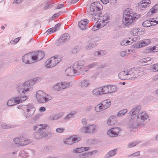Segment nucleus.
Masks as SVG:
<instances>
[{
  "instance_id": "nucleus-1",
  "label": "nucleus",
  "mask_w": 158,
  "mask_h": 158,
  "mask_svg": "<svg viewBox=\"0 0 158 158\" xmlns=\"http://www.w3.org/2000/svg\"><path fill=\"white\" fill-rule=\"evenodd\" d=\"M102 6L99 2H94L91 3L87 9V12L90 15L92 20L96 21L98 19L97 23L98 24L97 27L102 28L105 26L109 22L110 18L108 15L106 14L103 16H100V15L102 11Z\"/></svg>"
},
{
  "instance_id": "nucleus-2",
  "label": "nucleus",
  "mask_w": 158,
  "mask_h": 158,
  "mask_svg": "<svg viewBox=\"0 0 158 158\" xmlns=\"http://www.w3.org/2000/svg\"><path fill=\"white\" fill-rule=\"evenodd\" d=\"M140 16V14H137L131 8H127L123 12L122 21L123 23L126 26H129Z\"/></svg>"
},
{
  "instance_id": "nucleus-3",
  "label": "nucleus",
  "mask_w": 158,
  "mask_h": 158,
  "mask_svg": "<svg viewBox=\"0 0 158 158\" xmlns=\"http://www.w3.org/2000/svg\"><path fill=\"white\" fill-rule=\"evenodd\" d=\"M48 126L47 124H36L33 127L34 130H37L34 133V137L36 139H40L44 137L47 136L50 133L46 130V127Z\"/></svg>"
},
{
  "instance_id": "nucleus-4",
  "label": "nucleus",
  "mask_w": 158,
  "mask_h": 158,
  "mask_svg": "<svg viewBox=\"0 0 158 158\" xmlns=\"http://www.w3.org/2000/svg\"><path fill=\"white\" fill-rule=\"evenodd\" d=\"M40 78L39 77L34 78L33 79L25 82L21 86H19L18 91L20 94H25L27 91L31 89V86L35 83L39 81Z\"/></svg>"
},
{
  "instance_id": "nucleus-5",
  "label": "nucleus",
  "mask_w": 158,
  "mask_h": 158,
  "mask_svg": "<svg viewBox=\"0 0 158 158\" xmlns=\"http://www.w3.org/2000/svg\"><path fill=\"white\" fill-rule=\"evenodd\" d=\"M35 97L37 101L42 103H46L52 99L51 96L41 90H38L36 92Z\"/></svg>"
},
{
  "instance_id": "nucleus-6",
  "label": "nucleus",
  "mask_w": 158,
  "mask_h": 158,
  "mask_svg": "<svg viewBox=\"0 0 158 158\" xmlns=\"http://www.w3.org/2000/svg\"><path fill=\"white\" fill-rule=\"evenodd\" d=\"M127 70V79H135L139 76H142L144 74L143 69V68H139L136 70L133 68Z\"/></svg>"
},
{
  "instance_id": "nucleus-7",
  "label": "nucleus",
  "mask_w": 158,
  "mask_h": 158,
  "mask_svg": "<svg viewBox=\"0 0 158 158\" xmlns=\"http://www.w3.org/2000/svg\"><path fill=\"white\" fill-rule=\"evenodd\" d=\"M98 128V125L96 124H92L83 127L81 129V131L84 133L93 134L97 132Z\"/></svg>"
},
{
  "instance_id": "nucleus-8",
  "label": "nucleus",
  "mask_w": 158,
  "mask_h": 158,
  "mask_svg": "<svg viewBox=\"0 0 158 158\" xmlns=\"http://www.w3.org/2000/svg\"><path fill=\"white\" fill-rule=\"evenodd\" d=\"M85 64V61L80 60L75 62L73 66V68L75 71L76 75H78L83 72V67Z\"/></svg>"
},
{
  "instance_id": "nucleus-9",
  "label": "nucleus",
  "mask_w": 158,
  "mask_h": 158,
  "mask_svg": "<svg viewBox=\"0 0 158 158\" xmlns=\"http://www.w3.org/2000/svg\"><path fill=\"white\" fill-rule=\"evenodd\" d=\"M13 140L16 144L20 146H24L31 142V140L23 136L14 138Z\"/></svg>"
},
{
  "instance_id": "nucleus-10",
  "label": "nucleus",
  "mask_w": 158,
  "mask_h": 158,
  "mask_svg": "<svg viewBox=\"0 0 158 158\" xmlns=\"http://www.w3.org/2000/svg\"><path fill=\"white\" fill-rule=\"evenodd\" d=\"M23 110L26 113V117L28 118L33 115L35 110V108L32 104H28L24 105Z\"/></svg>"
},
{
  "instance_id": "nucleus-11",
  "label": "nucleus",
  "mask_w": 158,
  "mask_h": 158,
  "mask_svg": "<svg viewBox=\"0 0 158 158\" xmlns=\"http://www.w3.org/2000/svg\"><path fill=\"white\" fill-rule=\"evenodd\" d=\"M61 60L59 56H56L48 60L46 62V67L48 68H52L55 66Z\"/></svg>"
},
{
  "instance_id": "nucleus-12",
  "label": "nucleus",
  "mask_w": 158,
  "mask_h": 158,
  "mask_svg": "<svg viewBox=\"0 0 158 158\" xmlns=\"http://www.w3.org/2000/svg\"><path fill=\"white\" fill-rule=\"evenodd\" d=\"M144 123L143 122H139L138 119L136 120L134 117H131V119L128 123V126L131 129L136 128L139 126L143 125Z\"/></svg>"
},
{
  "instance_id": "nucleus-13",
  "label": "nucleus",
  "mask_w": 158,
  "mask_h": 158,
  "mask_svg": "<svg viewBox=\"0 0 158 158\" xmlns=\"http://www.w3.org/2000/svg\"><path fill=\"white\" fill-rule=\"evenodd\" d=\"M120 131V130L118 127L112 128L107 131V134L110 137H114L118 136Z\"/></svg>"
},
{
  "instance_id": "nucleus-14",
  "label": "nucleus",
  "mask_w": 158,
  "mask_h": 158,
  "mask_svg": "<svg viewBox=\"0 0 158 158\" xmlns=\"http://www.w3.org/2000/svg\"><path fill=\"white\" fill-rule=\"evenodd\" d=\"M149 0H143L138 3L139 8L142 10L148 7L151 3Z\"/></svg>"
},
{
  "instance_id": "nucleus-15",
  "label": "nucleus",
  "mask_w": 158,
  "mask_h": 158,
  "mask_svg": "<svg viewBox=\"0 0 158 158\" xmlns=\"http://www.w3.org/2000/svg\"><path fill=\"white\" fill-rule=\"evenodd\" d=\"M148 115L145 112L140 113L137 115V118L139 122H143L144 123V121L148 118Z\"/></svg>"
},
{
  "instance_id": "nucleus-16",
  "label": "nucleus",
  "mask_w": 158,
  "mask_h": 158,
  "mask_svg": "<svg viewBox=\"0 0 158 158\" xmlns=\"http://www.w3.org/2000/svg\"><path fill=\"white\" fill-rule=\"evenodd\" d=\"M89 21L87 19H84L79 22L78 25L79 27L82 30H85L87 27Z\"/></svg>"
},
{
  "instance_id": "nucleus-17",
  "label": "nucleus",
  "mask_w": 158,
  "mask_h": 158,
  "mask_svg": "<svg viewBox=\"0 0 158 158\" xmlns=\"http://www.w3.org/2000/svg\"><path fill=\"white\" fill-rule=\"evenodd\" d=\"M23 62L26 64H31L33 63L32 60L31 59V54L30 53L24 55L22 59Z\"/></svg>"
},
{
  "instance_id": "nucleus-18",
  "label": "nucleus",
  "mask_w": 158,
  "mask_h": 158,
  "mask_svg": "<svg viewBox=\"0 0 158 158\" xmlns=\"http://www.w3.org/2000/svg\"><path fill=\"white\" fill-rule=\"evenodd\" d=\"M140 110V107L139 106H136L135 107L132 111L129 112L130 115H131V117H135L136 118L137 116L136 114H138Z\"/></svg>"
},
{
  "instance_id": "nucleus-19",
  "label": "nucleus",
  "mask_w": 158,
  "mask_h": 158,
  "mask_svg": "<svg viewBox=\"0 0 158 158\" xmlns=\"http://www.w3.org/2000/svg\"><path fill=\"white\" fill-rule=\"evenodd\" d=\"M70 37V35L68 33H65L62 35L58 40V42L62 43L68 41Z\"/></svg>"
},
{
  "instance_id": "nucleus-20",
  "label": "nucleus",
  "mask_w": 158,
  "mask_h": 158,
  "mask_svg": "<svg viewBox=\"0 0 158 158\" xmlns=\"http://www.w3.org/2000/svg\"><path fill=\"white\" fill-rule=\"evenodd\" d=\"M75 71L73 69V67L71 68V67H69L67 68L65 71V73L67 76H76Z\"/></svg>"
},
{
  "instance_id": "nucleus-21",
  "label": "nucleus",
  "mask_w": 158,
  "mask_h": 158,
  "mask_svg": "<svg viewBox=\"0 0 158 158\" xmlns=\"http://www.w3.org/2000/svg\"><path fill=\"white\" fill-rule=\"evenodd\" d=\"M16 104H18L26 100L27 97L26 96L17 97L14 98Z\"/></svg>"
},
{
  "instance_id": "nucleus-22",
  "label": "nucleus",
  "mask_w": 158,
  "mask_h": 158,
  "mask_svg": "<svg viewBox=\"0 0 158 158\" xmlns=\"http://www.w3.org/2000/svg\"><path fill=\"white\" fill-rule=\"evenodd\" d=\"M97 151L96 150L93 151L83 153L79 154V156L80 158H87L89 156H91L93 154L96 153Z\"/></svg>"
},
{
  "instance_id": "nucleus-23",
  "label": "nucleus",
  "mask_w": 158,
  "mask_h": 158,
  "mask_svg": "<svg viewBox=\"0 0 158 158\" xmlns=\"http://www.w3.org/2000/svg\"><path fill=\"white\" fill-rule=\"evenodd\" d=\"M127 70L121 72L118 74V77L119 78L122 80H127Z\"/></svg>"
},
{
  "instance_id": "nucleus-24",
  "label": "nucleus",
  "mask_w": 158,
  "mask_h": 158,
  "mask_svg": "<svg viewBox=\"0 0 158 158\" xmlns=\"http://www.w3.org/2000/svg\"><path fill=\"white\" fill-rule=\"evenodd\" d=\"M117 122V119L115 117L112 116H110L108 119L107 123L109 126H112L116 123Z\"/></svg>"
},
{
  "instance_id": "nucleus-25",
  "label": "nucleus",
  "mask_w": 158,
  "mask_h": 158,
  "mask_svg": "<svg viewBox=\"0 0 158 158\" xmlns=\"http://www.w3.org/2000/svg\"><path fill=\"white\" fill-rule=\"evenodd\" d=\"M101 105H102L104 110L108 108L111 105V102L110 100H106L102 102Z\"/></svg>"
},
{
  "instance_id": "nucleus-26",
  "label": "nucleus",
  "mask_w": 158,
  "mask_h": 158,
  "mask_svg": "<svg viewBox=\"0 0 158 158\" xmlns=\"http://www.w3.org/2000/svg\"><path fill=\"white\" fill-rule=\"evenodd\" d=\"M151 43V41L149 39H145L142 40L141 43L139 44V48H142L148 45Z\"/></svg>"
},
{
  "instance_id": "nucleus-27",
  "label": "nucleus",
  "mask_w": 158,
  "mask_h": 158,
  "mask_svg": "<svg viewBox=\"0 0 158 158\" xmlns=\"http://www.w3.org/2000/svg\"><path fill=\"white\" fill-rule=\"evenodd\" d=\"M89 149V148L88 147L77 148L74 150L73 152L75 153H79L88 150Z\"/></svg>"
},
{
  "instance_id": "nucleus-28",
  "label": "nucleus",
  "mask_w": 158,
  "mask_h": 158,
  "mask_svg": "<svg viewBox=\"0 0 158 158\" xmlns=\"http://www.w3.org/2000/svg\"><path fill=\"white\" fill-rule=\"evenodd\" d=\"M116 149L111 150L108 152L105 155L106 158H109L114 156L116 154Z\"/></svg>"
},
{
  "instance_id": "nucleus-29",
  "label": "nucleus",
  "mask_w": 158,
  "mask_h": 158,
  "mask_svg": "<svg viewBox=\"0 0 158 158\" xmlns=\"http://www.w3.org/2000/svg\"><path fill=\"white\" fill-rule=\"evenodd\" d=\"M90 85V82L88 80L85 79L81 82L80 86L82 88L86 87Z\"/></svg>"
},
{
  "instance_id": "nucleus-30",
  "label": "nucleus",
  "mask_w": 158,
  "mask_h": 158,
  "mask_svg": "<svg viewBox=\"0 0 158 158\" xmlns=\"http://www.w3.org/2000/svg\"><path fill=\"white\" fill-rule=\"evenodd\" d=\"M142 62L146 63V65L152 64L153 62V60L150 57L144 58L142 59Z\"/></svg>"
},
{
  "instance_id": "nucleus-31",
  "label": "nucleus",
  "mask_w": 158,
  "mask_h": 158,
  "mask_svg": "<svg viewBox=\"0 0 158 158\" xmlns=\"http://www.w3.org/2000/svg\"><path fill=\"white\" fill-rule=\"evenodd\" d=\"M16 125H13L10 124H7L6 123H2L1 125L2 128L3 129H9L12 127H16Z\"/></svg>"
},
{
  "instance_id": "nucleus-32",
  "label": "nucleus",
  "mask_w": 158,
  "mask_h": 158,
  "mask_svg": "<svg viewBox=\"0 0 158 158\" xmlns=\"http://www.w3.org/2000/svg\"><path fill=\"white\" fill-rule=\"evenodd\" d=\"M37 56L38 60H40L43 59L45 56V54L43 51H40L37 52L36 53Z\"/></svg>"
},
{
  "instance_id": "nucleus-33",
  "label": "nucleus",
  "mask_w": 158,
  "mask_h": 158,
  "mask_svg": "<svg viewBox=\"0 0 158 158\" xmlns=\"http://www.w3.org/2000/svg\"><path fill=\"white\" fill-rule=\"evenodd\" d=\"M53 88L54 90L58 91H60L62 90L60 82L55 84L53 85Z\"/></svg>"
},
{
  "instance_id": "nucleus-34",
  "label": "nucleus",
  "mask_w": 158,
  "mask_h": 158,
  "mask_svg": "<svg viewBox=\"0 0 158 158\" xmlns=\"http://www.w3.org/2000/svg\"><path fill=\"white\" fill-rule=\"evenodd\" d=\"M61 85L62 89H64L66 88H68L70 87V83L64 81L60 82Z\"/></svg>"
},
{
  "instance_id": "nucleus-35",
  "label": "nucleus",
  "mask_w": 158,
  "mask_h": 158,
  "mask_svg": "<svg viewBox=\"0 0 158 158\" xmlns=\"http://www.w3.org/2000/svg\"><path fill=\"white\" fill-rule=\"evenodd\" d=\"M76 114V112L75 111H73L71 112L66 117L64 118V120H66L67 121L69 120L70 119L73 118Z\"/></svg>"
},
{
  "instance_id": "nucleus-36",
  "label": "nucleus",
  "mask_w": 158,
  "mask_h": 158,
  "mask_svg": "<svg viewBox=\"0 0 158 158\" xmlns=\"http://www.w3.org/2000/svg\"><path fill=\"white\" fill-rule=\"evenodd\" d=\"M102 89L101 88L96 89L92 91L93 94L96 96H98L100 94H102Z\"/></svg>"
},
{
  "instance_id": "nucleus-37",
  "label": "nucleus",
  "mask_w": 158,
  "mask_h": 158,
  "mask_svg": "<svg viewBox=\"0 0 158 158\" xmlns=\"http://www.w3.org/2000/svg\"><path fill=\"white\" fill-rule=\"evenodd\" d=\"M102 89V94H108L109 93V85L105 86L102 88H101Z\"/></svg>"
},
{
  "instance_id": "nucleus-38",
  "label": "nucleus",
  "mask_w": 158,
  "mask_h": 158,
  "mask_svg": "<svg viewBox=\"0 0 158 158\" xmlns=\"http://www.w3.org/2000/svg\"><path fill=\"white\" fill-rule=\"evenodd\" d=\"M72 140L73 139H72L71 137L70 136L69 138H67L65 139H64L63 140V142L65 144L71 145L73 144V141H72Z\"/></svg>"
},
{
  "instance_id": "nucleus-39",
  "label": "nucleus",
  "mask_w": 158,
  "mask_h": 158,
  "mask_svg": "<svg viewBox=\"0 0 158 158\" xmlns=\"http://www.w3.org/2000/svg\"><path fill=\"white\" fill-rule=\"evenodd\" d=\"M18 156H19V158H26L28 156V154L25 151L22 150L20 151Z\"/></svg>"
},
{
  "instance_id": "nucleus-40",
  "label": "nucleus",
  "mask_w": 158,
  "mask_h": 158,
  "mask_svg": "<svg viewBox=\"0 0 158 158\" xmlns=\"http://www.w3.org/2000/svg\"><path fill=\"white\" fill-rule=\"evenodd\" d=\"M102 106L101 105V103L97 105L95 108V111L97 112H99L102 110H104Z\"/></svg>"
},
{
  "instance_id": "nucleus-41",
  "label": "nucleus",
  "mask_w": 158,
  "mask_h": 158,
  "mask_svg": "<svg viewBox=\"0 0 158 158\" xmlns=\"http://www.w3.org/2000/svg\"><path fill=\"white\" fill-rule=\"evenodd\" d=\"M155 49V47H148L144 50V52L146 53H149L152 52Z\"/></svg>"
},
{
  "instance_id": "nucleus-42",
  "label": "nucleus",
  "mask_w": 158,
  "mask_h": 158,
  "mask_svg": "<svg viewBox=\"0 0 158 158\" xmlns=\"http://www.w3.org/2000/svg\"><path fill=\"white\" fill-rule=\"evenodd\" d=\"M142 25L145 27H148L152 25L151 23L150 22V20H147L144 21Z\"/></svg>"
},
{
  "instance_id": "nucleus-43",
  "label": "nucleus",
  "mask_w": 158,
  "mask_h": 158,
  "mask_svg": "<svg viewBox=\"0 0 158 158\" xmlns=\"http://www.w3.org/2000/svg\"><path fill=\"white\" fill-rule=\"evenodd\" d=\"M109 86V93L114 92L117 90V87L115 86L110 85Z\"/></svg>"
},
{
  "instance_id": "nucleus-44",
  "label": "nucleus",
  "mask_w": 158,
  "mask_h": 158,
  "mask_svg": "<svg viewBox=\"0 0 158 158\" xmlns=\"http://www.w3.org/2000/svg\"><path fill=\"white\" fill-rule=\"evenodd\" d=\"M71 137L72 139H73L72 141H73V144L74 143L78 142L81 139L80 137L77 135L71 136Z\"/></svg>"
},
{
  "instance_id": "nucleus-45",
  "label": "nucleus",
  "mask_w": 158,
  "mask_h": 158,
  "mask_svg": "<svg viewBox=\"0 0 158 158\" xmlns=\"http://www.w3.org/2000/svg\"><path fill=\"white\" fill-rule=\"evenodd\" d=\"M53 115L55 120H56L61 118L64 115V113L63 112H60L57 114H53Z\"/></svg>"
},
{
  "instance_id": "nucleus-46",
  "label": "nucleus",
  "mask_w": 158,
  "mask_h": 158,
  "mask_svg": "<svg viewBox=\"0 0 158 158\" xmlns=\"http://www.w3.org/2000/svg\"><path fill=\"white\" fill-rule=\"evenodd\" d=\"M140 142L139 141H136L135 142H131L128 144L127 146L129 148H130L133 147L138 144L139 143H140Z\"/></svg>"
},
{
  "instance_id": "nucleus-47",
  "label": "nucleus",
  "mask_w": 158,
  "mask_h": 158,
  "mask_svg": "<svg viewBox=\"0 0 158 158\" xmlns=\"http://www.w3.org/2000/svg\"><path fill=\"white\" fill-rule=\"evenodd\" d=\"M15 104H16V103L15 102L14 98L8 100L7 103V105L9 106H11Z\"/></svg>"
},
{
  "instance_id": "nucleus-48",
  "label": "nucleus",
  "mask_w": 158,
  "mask_h": 158,
  "mask_svg": "<svg viewBox=\"0 0 158 158\" xmlns=\"http://www.w3.org/2000/svg\"><path fill=\"white\" fill-rule=\"evenodd\" d=\"M104 51L103 50H101L100 51H97L94 52V55L95 56H103L104 55Z\"/></svg>"
},
{
  "instance_id": "nucleus-49",
  "label": "nucleus",
  "mask_w": 158,
  "mask_h": 158,
  "mask_svg": "<svg viewBox=\"0 0 158 158\" xmlns=\"http://www.w3.org/2000/svg\"><path fill=\"white\" fill-rule=\"evenodd\" d=\"M127 112V109H123V110H120L117 114V117H120L122 116L125 114Z\"/></svg>"
},
{
  "instance_id": "nucleus-50",
  "label": "nucleus",
  "mask_w": 158,
  "mask_h": 158,
  "mask_svg": "<svg viewBox=\"0 0 158 158\" xmlns=\"http://www.w3.org/2000/svg\"><path fill=\"white\" fill-rule=\"evenodd\" d=\"M151 9L152 13H154L158 11V4L155 5Z\"/></svg>"
},
{
  "instance_id": "nucleus-51",
  "label": "nucleus",
  "mask_w": 158,
  "mask_h": 158,
  "mask_svg": "<svg viewBox=\"0 0 158 158\" xmlns=\"http://www.w3.org/2000/svg\"><path fill=\"white\" fill-rule=\"evenodd\" d=\"M140 29L139 28H138V29L134 28L131 30V32L132 33V34L133 35H137L138 34V31H140Z\"/></svg>"
},
{
  "instance_id": "nucleus-52",
  "label": "nucleus",
  "mask_w": 158,
  "mask_h": 158,
  "mask_svg": "<svg viewBox=\"0 0 158 158\" xmlns=\"http://www.w3.org/2000/svg\"><path fill=\"white\" fill-rule=\"evenodd\" d=\"M21 37H19L15 38L14 40H11L10 43L11 44H17L20 39Z\"/></svg>"
},
{
  "instance_id": "nucleus-53",
  "label": "nucleus",
  "mask_w": 158,
  "mask_h": 158,
  "mask_svg": "<svg viewBox=\"0 0 158 158\" xmlns=\"http://www.w3.org/2000/svg\"><path fill=\"white\" fill-rule=\"evenodd\" d=\"M94 44H88L86 47V48L88 50H90L95 46Z\"/></svg>"
},
{
  "instance_id": "nucleus-54",
  "label": "nucleus",
  "mask_w": 158,
  "mask_h": 158,
  "mask_svg": "<svg viewBox=\"0 0 158 158\" xmlns=\"http://www.w3.org/2000/svg\"><path fill=\"white\" fill-rule=\"evenodd\" d=\"M152 70L154 72L158 71V64H154L152 67Z\"/></svg>"
},
{
  "instance_id": "nucleus-55",
  "label": "nucleus",
  "mask_w": 158,
  "mask_h": 158,
  "mask_svg": "<svg viewBox=\"0 0 158 158\" xmlns=\"http://www.w3.org/2000/svg\"><path fill=\"white\" fill-rule=\"evenodd\" d=\"M37 57L36 54H35V55L33 56H32L31 54V59L32 60L33 63L36 60L38 61V59H37Z\"/></svg>"
},
{
  "instance_id": "nucleus-56",
  "label": "nucleus",
  "mask_w": 158,
  "mask_h": 158,
  "mask_svg": "<svg viewBox=\"0 0 158 158\" xmlns=\"http://www.w3.org/2000/svg\"><path fill=\"white\" fill-rule=\"evenodd\" d=\"M56 31V30H55L54 28H52L48 29L46 31V32H48V34H50L53 33Z\"/></svg>"
},
{
  "instance_id": "nucleus-57",
  "label": "nucleus",
  "mask_w": 158,
  "mask_h": 158,
  "mask_svg": "<svg viewBox=\"0 0 158 158\" xmlns=\"http://www.w3.org/2000/svg\"><path fill=\"white\" fill-rule=\"evenodd\" d=\"M97 63L96 62H93L88 64V67L89 69H91L97 65Z\"/></svg>"
},
{
  "instance_id": "nucleus-58",
  "label": "nucleus",
  "mask_w": 158,
  "mask_h": 158,
  "mask_svg": "<svg viewBox=\"0 0 158 158\" xmlns=\"http://www.w3.org/2000/svg\"><path fill=\"white\" fill-rule=\"evenodd\" d=\"M151 19V20H150L151 23L152 22L155 23V24H153V23H151L152 25H155L158 23V21H156L155 19Z\"/></svg>"
},
{
  "instance_id": "nucleus-59",
  "label": "nucleus",
  "mask_w": 158,
  "mask_h": 158,
  "mask_svg": "<svg viewBox=\"0 0 158 158\" xmlns=\"http://www.w3.org/2000/svg\"><path fill=\"white\" fill-rule=\"evenodd\" d=\"M65 130L64 128H57L56 130V131L58 133H62Z\"/></svg>"
},
{
  "instance_id": "nucleus-60",
  "label": "nucleus",
  "mask_w": 158,
  "mask_h": 158,
  "mask_svg": "<svg viewBox=\"0 0 158 158\" xmlns=\"http://www.w3.org/2000/svg\"><path fill=\"white\" fill-rule=\"evenodd\" d=\"M152 81H155L158 80V74L153 76L152 78Z\"/></svg>"
},
{
  "instance_id": "nucleus-61",
  "label": "nucleus",
  "mask_w": 158,
  "mask_h": 158,
  "mask_svg": "<svg viewBox=\"0 0 158 158\" xmlns=\"http://www.w3.org/2000/svg\"><path fill=\"white\" fill-rule=\"evenodd\" d=\"M17 151H15L14 152H11L10 153V156H14L15 157H16V156L17 154Z\"/></svg>"
},
{
  "instance_id": "nucleus-62",
  "label": "nucleus",
  "mask_w": 158,
  "mask_h": 158,
  "mask_svg": "<svg viewBox=\"0 0 158 158\" xmlns=\"http://www.w3.org/2000/svg\"><path fill=\"white\" fill-rule=\"evenodd\" d=\"M81 123L83 125H85L87 124V122L86 119L85 118H83L82 119Z\"/></svg>"
},
{
  "instance_id": "nucleus-63",
  "label": "nucleus",
  "mask_w": 158,
  "mask_h": 158,
  "mask_svg": "<svg viewBox=\"0 0 158 158\" xmlns=\"http://www.w3.org/2000/svg\"><path fill=\"white\" fill-rule=\"evenodd\" d=\"M60 26V23H59L56 24L55 26V27L54 28L55 29V30H56V31L57 30H58L59 29V27Z\"/></svg>"
},
{
  "instance_id": "nucleus-64",
  "label": "nucleus",
  "mask_w": 158,
  "mask_h": 158,
  "mask_svg": "<svg viewBox=\"0 0 158 158\" xmlns=\"http://www.w3.org/2000/svg\"><path fill=\"white\" fill-rule=\"evenodd\" d=\"M53 114L49 116L48 117V119L50 121H53L55 120L54 118Z\"/></svg>"
}]
</instances>
